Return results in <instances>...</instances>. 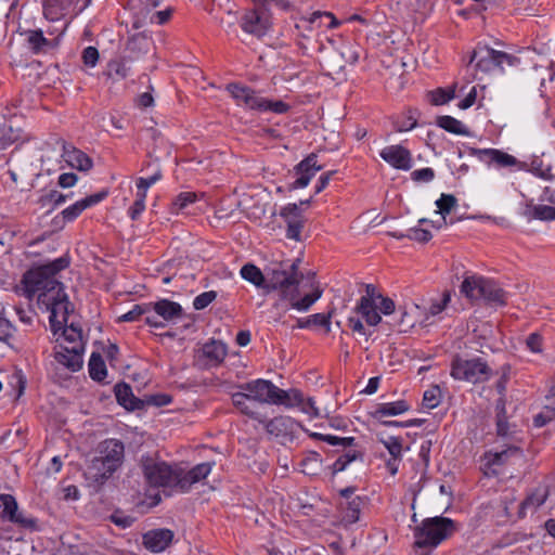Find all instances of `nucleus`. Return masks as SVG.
Listing matches in <instances>:
<instances>
[{"label": "nucleus", "instance_id": "ddd939ff", "mask_svg": "<svg viewBox=\"0 0 555 555\" xmlns=\"http://www.w3.org/2000/svg\"><path fill=\"white\" fill-rule=\"evenodd\" d=\"M470 154L487 165H495L498 168L516 167L522 168V163L515 156L496 149H472Z\"/></svg>", "mask_w": 555, "mask_h": 555}, {"label": "nucleus", "instance_id": "69168bd1", "mask_svg": "<svg viewBox=\"0 0 555 555\" xmlns=\"http://www.w3.org/2000/svg\"><path fill=\"white\" fill-rule=\"evenodd\" d=\"M412 180L416 182H430L435 178V171L431 168H422L411 173Z\"/></svg>", "mask_w": 555, "mask_h": 555}, {"label": "nucleus", "instance_id": "c9c22d12", "mask_svg": "<svg viewBox=\"0 0 555 555\" xmlns=\"http://www.w3.org/2000/svg\"><path fill=\"white\" fill-rule=\"evenodd\" d=\"M107 74L112 78L125 79L130 74V67L125 60H113L107 65Z\"/></svg>", "mask_w": 555, "mask_h": 555}, {"label": "nucleus", "instance_id": "864d4df0", "mask_svg": "<svg viewBox=\"0 0 555 555\" xmlns=\"http://www.w3.org/2000/svg\"><path fill=\"white\" fill-rule=\"evenodd\" d=\"M27 41L35 52H39L43 50L44 47L49 46V41L43 37L41 30L30 31Z\"/></svg>", "mask_w": 555, "mask_h": 555}, {"label": "nucleus", "instance_id": "393cba45", "mask_svg": "<svg viewBox=\"0 0 555 555\" xmlns=\"http://www.w3.org/2000/svg\"><path fill=\"white\" fill-rule=\"evenodd\" d=\"M115 396L117 402L127 410L134 411L142 409L143 406V401L135 398L132 393L131 387L125 383H120L115 386Z\"/></svg>", "mask_w": 555, "mask_h": 555}, {"label": "nucleus", "instance_id": "c85d7f7f", "mask_svg": "<svg viewBox=\"0 0 555 555\" xmlns=\"http://www.w3.org/2000/svg\"><path fill=\"white\" fill-rule=\"evenodd\" d=\"M363 501L359 496H354L346 503H341L343 520L347 525H352L360 519V513Z\"/></svg>", "mask_w": 555, "mask_h": 555}, {"label": "nucleus", "instance_id": "f3484780", "mask_svg": "<svg viewBox=\"0 0 555 555\" xmlns=\"http://www.w3.org/2000/svg\"><path fill=\"white\" fill-rule=\"evenodd\" d=\"M280 216L287 224L286 237L289 240L300 241L305 219L297 204H288L283 207L280 211Z\"/></svg>", "mask_w": 555, "mask_h": 555}, {"label": "nucleus", "instance_id": "58836bf2", "mask_svg": "<svg viewBox=\"0 0 555 555\" xmlns=\"http://www.w3.org/2000/svg\"><path fill=\"white\" fill-rule=\"evenodd\" d=\"M198 199V194L195 192H181L172 202V211L179 212L186 208L189 205Z\"/></svg>", "mask_w": 555, "mask_h": 555}, {"label": "nucleus", "instance_id": "a19ab883", "mask_svg": "<svg viewBox=\"0 0 555 555\" xmlns=\"http://www.w3.org/2000/svg\"><path fill=\"white\" fill-rule=\"evenodd\" d=\"M323 18L330 20L327 28H335L339 25V21L330 12H314L308 18H305L302 24L306 26L307 24L319 23L318 27H320Z\"/></svg>", "mask_w": 555, "mask_h": 555}, {"label": "nucleus", "instance_id": "2f4dec72", "mask_svg": "<svg viewBox=\"0 0 555 555\" xmlns=\"http://www.w3.org/2000/svg\"><path fill=\"white\" fill-rule=\"evenodd\" d=\"M241 276L257 287L264 289L266 276L259 268L253 263H246L241 269Z\"/></svg>", "mask_w": 555, "mask_h": 555}, {"label": "nucleus", "instance_id": "9b49d317", "mask_svg": "<svg viewBox=\"0 0 555 555\" xmlns=\"http://www.w3.org/2000/svg\"><path fill=\"white\" fill-rule=\"evenodd\" d=\"M227 346L211 339L196 350L195 361L201 369H210L220 365L227 357Z\"/></svg>", "mask_w": 555, "mask_h": 555}, {"label": "nucleus", "instance_id": "603ef678", "mask_svg": "<svg viewBox=\"0 0 555 555\" xmlns=\"http://www.w3.org/2000/svg\"><path fill=\"white\" fill-rule=\"evenodd\" d=\"M440 403V388L433 386L427 389L423 396V405L427 409H434Z\"/></svg>", "mask_w": 555, "mask_h": 555}, {"label": "nucleus", "instance_id": "13d9d810", "mask_svg": "<svg viewBox=\"0 0 555 555\" xmlns=\"http://www.w3.org/2000/svg\"><path fill=\"white\" fill-rule=\"evenodd\" d=\"M145 198L146 195L143 194V192L137 191L135 201L133 205L129 208V217L132 220H137L145 209Z\"/></svg>", "mask_w": 555, "mask_h": 555}, {"label": "nucleus", "instance_id": "20e7f679", "mask_svg": "<svg viewBox=\"0 0 555 555\" xmlns=\"http://www.w3.org/2000/svg\"><path fill=\"white\" fill-rule=\"evenodd\" d=\"M456 530L455 522L447 517L436 516L424 519L414 529V545L418 555H429L426 548H435Z\"/></svg>", "mask_w": 555, "mask_h": 555}, {"label": "nucleus", "instance_id": "37998d69", "mask_svg": "<svg viewBox=\"0 0 555 555\" xmlns=\"http://www.w3.org/2000/svg\"><path fill=\"white\" fill-rule=\"evenodd\" d=\"M162 177L163 175L160 168L158 166H155V169L150 177H141L137 180L138 192H143V194L146 195L149 188H151L153 184L159 181Z\"/></svg>", "mask_w": 555, "mask_h": 555}, {"label": "nucleus", "instance_id": "de8ad7c7", "mask_svg": "<svg viewBox=\"0 0 555 555\" xmlns=\"http://www.w3.org/2000/svg\"><path fill=\"white\" fill-rule=\"evenodd\" d=\"M314 438L327 442L331 446H341L344 448L351 447L354 443L353 437L340 438L333 435L313 434Z\"/></svg>", "mask_w": 555, "mask_h": 555}, {"label": "nucleus", "instance_id": "e2e57ef3", "mask_svg": "<svg viewBox=\"0 0 555 555\" xmlns=\"http://www.w3.org/2000/svg\"><path fill=\"white\" fill-rule=\"evenodd\" d=\"M81 57L85 65L94 67L99 61V51L96 48L89 46L83 49Z\"/></svg>", "mask_w": 555, "mask_h": 555}, {"label": "nucleus", "instance_id": "09e8293b", "mask_svg": "<svg viewBox=\"0 0 555 555\" xmlns=\"http://www.w3.org/2000/svg\"><path fill=\"white\" fill-rule=\"evenodd\" d=\"M531 171L545 180H552L554 178V175L552 172V166L551 165H544L543 162L539 158H535L531 162Z\"/></svg>", "mask_w": 555, "mask_h": 555}, {"label": "nucleus", "instance_id": "423d86ee", "mask_svg": "<svg viewBox=\"0 0 555 555\" xmlns=\"http://www.w3.org/2000/svg\"><path fill=\"white\" fill-rule=\"evenodd\" d=\"M253 401L268 404H282L284 405L285 399H292L296 401L299 399L297 392H287L276 387L272 382L267 379H256L245 383L240 386Z\"/></svg>", "mask_w": 555, "mask_h": 555}, {"label": "nucleus", "instance_id": "72a5a7b5", "mask_svg": "<svg viewBox=\"0 0 555 555\" xmlns=\"http://www.w3.org/2000/svg\"><path fill=\"white\" fill-rule=\"evenodd\" d=\"M61 336L64 338V341L67 343V347H75L77 349H85L82 341V334L79 327H76L74 324L69 326L62 327Z\"/></svg>", "mask_w": 555, "mask_h": 555}, {"label": "nucleus", "instance_id": "f257e3e1", "mask_svg": "<svg viewBox=\"0 0 555 555\" xmlns=\"http://www.w3.org/2000/svg\"><path fill=\"white\" fill-rule=\"evenodd\" d=\"M69 266L68 257H60L51 262L27 271L23 276L24 293L31 299L38 296V304L50 311V326L54 335L67 323L73 306L64 286L55 279L56 273Z\"/></svg>", "mask_w": 555, "mask_h": 555}, {"label": "nucleus", "instance_id": "aec40b11", "mask_svg": "<svg viewBox=\"0 0 555 555\" xmlns=\"http://www.w3.org/2000/svg\"><path fill=\"white\" fill-rule=\"evenodd\" d=\"M82 353L83 349L67 347L64 346V344H60L59 349L55 350L54 358L59 364L65 366L72 372H77L81 369L83 363Z\"/></svg>", "mask_w": 555, "mask_h": 555}, {"label": "nucleus", "instance_id": "3c124183", "mask_svg": "<svg viewBox=\"0 0 555 555\" xmlns=\"http://www.w3.org/2000/svg\"><path fill=\"white\" fill-rule=\"evenodd\" d=\"M532 217L534 219L544 221L555 220V207L547 205H535L532 207Z\"/></svg>", "mask_w": 555, "mask_h": 555}, {"label": "nucleus", "instance_id": "f8f14e48", "mask_svg": "<svg viewBox=\"0 0 555 555\" xmlns=\"http://www.w3.org/2000/svg\"><path fill=\"white\" fill-rule=\"evenodd\" d=\"M383 295L377 292L374 285L367 284L365 286V295L360 298L356 307V311L360 313L371 326H375L382 321L377 312V301Z\"/></svg>", "mask_w": 555, "mask_h": 555}, {"label": "nucleus", "instance_id": "bf43d9fd", "mask_svg": "<svg viewBox=\"0 0 555 555\" xmlns=\"http://www.w3.org/2000/svg\"><path fill=\"white\" fill-rule=\"evenodd\" d=\"M451 300V294L450 292L446 291L441 298L438 299V300H434L431 304H430V307H429V314L430 315H437L439 313H441L448 306V304L450 302Z\"/></svg>", "mask_w": 555, "mask_h": 555}, {"label": "nucleus", "instance_id": "bb28decb", "mask_svg": "<svg viewBox=\"0 0 555 555\" xmlns=\"http://www.w3.org/2000/svg\"><path fill=\"white\" fill-rule=\"evenodd\" d=\"M522 457L521 450L517 447H508L499 452H487L485 459L488 466H500L507 462L509 457Z\"/></svg>", "mask_w": 555, "mask_h": 555}, {"label": "nucleus", "instance_id": "052dcab7", "mask_svg": "<svg viewBox=\"0 0 555 555\" xmlns=\"http://www.w3.org/2000/svg\"><path fill=\"white\" fill-rule=\"evenodd\" d=\"M333 311H330L327 314L324 313H315L312 315H309V320L311 322V325H320L325 327L326 333L331 332V318H332Z\"/></svg>", "mask_w": 555, "mask_h": 555}, {"label": "nucleus", "instance_id": "79ce46f5", "mask_svg": "<svg viewBox=\"0 0 555 555\" xmlns=\"http://www.w3.org/2000/svg\"><path fill=\"white\" fill-rule=\"evenodd\" d=\"M256 5L259 7L263 12H270L272 10L287 11L291 8L289 0H254Z\"/></svg>", "mask_w": 555, "mask_h": 555}, {"label": "nucleus", "instance_id": "a878e982", "mask_svg": "<svg viewBox=\"0 0 555 555\" xmlns=\"http://www.w3.org/2000/svg\"><path fill=\"white\" fill-rule=\"evenodd\" d=\"M547 496V488L545 486H539L522 501L519 508V515L524 517L527 511H535L546 501Z\"/></svg>", "mask_w": 555, "mask_h": 555}, {"label": "nucleus", "instance_id": "7ed1b4c3", "mask_svg": "<svg viewBox=\"0 0 555 555\" xmlns=\"http://www.w3.org/2000/svg\"><path fill=\"white\" fill-rule=\"evenodd\" d=\"M125 454L124 443L117 439H107L99 448L96 455L86 468V477L95 482L103 483L122 464Z\"/></svg>", "mask_w": 555, "mask_h": 555}, {"label": "nucleus", "instance_id": "6ab92c4d", "mask_svg": "<svg viewBox=\"0 0 555 555\" xmlns=\"http://www.w3.org/2000/svg\"><path fill=\"white\" fill-rule=\"evenodd\" d=\"M214 463L205 462L196 465L190 470L179 467V491L186 492L194 483L205 479L211 472Z\"/></svg>", "mask_w": 555, "mask_h": 555}, {"label": "nucleus", "instance_id": "8fccbe9b", "mask_svg": "<svg viewBox=\"0 0 555 555\" xmlns=\"http://www.w3.org/2000/svg\"><path fill=\"white\" fill-rule=\"evenodd\" d=\"M288 108L289 105L281 100L271 101L263 98V104L259 108V112H272L275 114H284L288 111Z\"/></svg>", "mask_w": 555, "mask_h": 555}, {"label": "nucleus", "instance_id": "680f3d73", "mask_svg": "<svg viewBox=\"0 0 555 555\" xmlns=\"http://www.w3.org/2000/svg\"><path fill=\"white\" fill-rule=\"evenodd\" d=\"M408 238L421 243H426L431 238V233L427 229L411 228L406 231Z\"/></svg>", "mask_w": 555, "mask_h": 555}, {"label": "nucleus", "instance_id": "c756f323", "mask_svg": "<svg viewBox=\"0 0 555 555\" xmlns=\"http://www.w3.org/2000/svg\"><path fill=\"white\" fill-rule=\"evenodd\" d=\"M21 129L13 127L10 122L0 120V152L18 141Z\"/></svg>", "mask_w": 555, "mask_h": 555}, {"label": "nucleus", "instance_id": "338daca9", "mask_svg": "<svg viewBox=\"0 0 555 555\" xmlns=\"http://www.w3.org/2000/svg\"><path fill=\"white\" fill-rule=\"evenodd\" d=\"M4 308L0 301V340H7L12 335L11 323L3 318Z\"/></svg>", "mask_w": 555, "mask_h": 555}, {"label": "nucleus", "instance_id": "49530a36", "mask_svg": "<svg viewBox=\"0 0 555 555\" xmlns=\"http://www.w3.org/2000/svg\"><path fill=\"white\" fill-rule=\"evenodd\" d=\"M151 312V305H135L131 310H129L127 313L119 317V321L121 322H133L139 320V318L143 314L149 315Z\"/></svg>", "mask_w": 555, "mask_h": 555}, {"label": "nucleus", "instance_id": "4be33fe9", "mask_svg": "<svg viewBox=\"0 0 555 555\" xmlns=\"http://www.w3.org/2000/svg\"><path fill=\"white\" fill-rule=\"evenodd\" d=\"M62 158L72 168L79 171H89L92 166V159L82 151L70 144L63 145Z\"/></svg>", "mask_w": 555, "mask_h": 555}, {"label": "nucleus", "instance_id": "0e129e2a", "mask_svg": "<svg viewBox=\"0 0 555 555\" xmlns=\"http://www.w3.org/2000/svg\"><path fill=\"white\" fill-rule=\"evenodd\" d=\"M526 345H527V348L534 353L542 352V350H543L542 336L539 333H531L526 339Z\"/></svg>", "mask_w": 555, "mask_h": 555}, {"label": "nucleus", "instance_id": "6e6552de", "mask_svg": "<svg viewBox=\"0 0 555 555\" xmlns=\"http://www.w3.org/2000/svg\"><path fill=\"white\" fill-rule=\"evenodd\" d=\"M142 468L145 479L151 486L179 490V466H171L165 462H156L146 457L142 460Z\"/></svg>", "mask_w": 555, "mask_h": 555}, {"label": "nucleus", "instance_id": "c03bdc74", "mask_svg": "<svg viewBox=\"0 0 555 555\" xmlns=\"http://www.w3.org/2000/svg\"><path fill=\"white\" fill-rule=\"evenodd\" d=\"M438 212L442 215V219L446 222V215L449 214L456 205V198L451 194H442L439 199L436 201Z\"/></svg>", "mask_w": 555, "mask_h": 555}, {"label": "nucleus", "instance_id": "e433bc0d", "mask_svg": "<svg viewBox=\"0 0 555 555\" xmlns=\"http://www.w3.org/2000/svg\"><path fill=\"white\" fill-rule=\"evenodd\" d=\"M0 507L3 508L2 518L9 519L10 521L18 513V506L16 503V500L11 494H1L0 495Z\"/></svg>", "mask_w": 555, "mask_h": 555}, {"label": "nucleus", "instance_id": "0eeeda50", "mask_svg": "<svg viewBox=\"0 0 555 555\" xmlns=\"http://www.w3.org/2000/svg\"><path fill=\"white\" fill-rule=\"evenodd\" d=\"M492 374V369L481 358L455 357L451 363V376L457 380L472 384L485 383L491 378Z\"/></svg>", "mask_w": 555, "mask_h": 555}, {"label": "nucleus", "instance_id": "ea45409f", "mask_svg": "<svg viewBox=\"0 0 555 555\" xmlns=\"http://www.w3.org/2000/svg\"><path fill=\"white\" fill-rule=\"evenodd\" d=\"M391 457L402 459V440L399 437L388 436L379 438Z\"/></svg>", "mask_w": 555, "mask_h": 555}, {"label": "nucleus", "instance_id": "dca6fc26", "mask_svg": "<svg viewBox=\"0 0 555 555\" xmlns=\"http://www.w3.org/2000/svg\"><path fill=\"white\" fill-rule=\"evenodd\" d=\"M227 90L231 96L236 101L237 105L245 106L250 109H257L263 104V98L249 87L238 83H229Z\"/></svg>", "mask_w": 555, "mask_h": 555}, {"label": "nucleus", "instance_id": "6e6d98bb", "mask_svg": "<svg viewBox=\"0 0 555 555\" xmlns=\"http://www.w3.org/2000/svg\"><path fill=\"white\" fill-rule=\"evenodd\" d=\"M359 456V453L356 451H349L344 455H340L332 465V469L334 474L340 473L345 470L348 464L354 461Z\"/></svg>", "mask_w": 555, "mask_h": 555}, {"label": "nucleus", "instance_id": "412c9836", "mask_svg": "<svg viewBox=\"0 0 555 555\" xmlns=\"http://www.w3.org/2000/svg\"><path fill=\"white\" fill-rule=\"evenodd\" d=\"M172 539L173 532L170 529H155L143 534V544L149 551L159 553L169 546Z\"/></svg>", "mask_w": 555, "mask_h": 555}, {"label": "nucleus", "instance_id": "a18cd8bd", "mask_svg": "<svg viewBox=\"0 0 555 555\" xmlns=\"http://www.w3.org/2000/svg\"><path fill=\"white\" fill-rule=\"evenodd\" d=\"M428 95L430 96V102L434 105H442L455 96V90L454 88H451L450 90L446 91L444 89L439 88L429 92Z\"/></svg>", "mask_w": 555, "mask_h": 555}, {"label": "nucleus", "instance_id": "a211bd4d", "mask_svg": "<svg viewBox=\"0 0 555 555\" xmlns=\"http://www.w3.org/2000/svg\"><path fill=\"white\" fill-rule=\"evenodd\" d=\"M380 157L391 167L400 170H409L412 167V156L409 150L402 145H389L379 153Z\"/></svg>", "mask_w": 555, "mask_h": 555}, {"label": "nucleus", "instance_id": "39448f33", "mask_svg": "<svg viewBox=\"0 0 555 555\" xmlns=\"http://www.w3.org/2000/svg\"><path fill=\"white\" fill-rule=\"evenodd\" d=\"M461 293L472 300L483 299L491 305H505V292L492 280L482 276H467L461 286Z\"/></svg>", "mask_w": 555, "mask_h": 555}, {"label": "nucleus", "instance_id": "b1692460", "mask_svg": "<svg viewBox=\"0 0 555 555\" xmlns=\"http://www.w3.org/2000/svg\"><path fill=\"white\" fill-rule=\"evenodd\" d=\"M555 420V385L551 387L544 398L542 411L533 418L535 427H542Z\"/></svg>", "mask_w": 555, "mask_h": 555}, {"label": "nucleus", "instance_id": "774afa93", "mask_svg": "<svg viewBox=\"0 0 555 555\" xmlns=\"http://www.w3.org/2000/svg\"><path fill=\"white\" fill-rule=\"evenodd\" d=\"M395 309L396 305L391 298L382 296V298L378 299L377 310H379L385 315L393 313Z\"/></svg>", "mask_w": 555, "mask_h": 555}, {"label": "nucleus", "instance_id": "5fc2aeb1", "mask_svg": "<svg viewBox=\"0 0 555 555\" xmlns=\"http://www.w3.org/2000/svg\"><path fill=\"white\" fill-rule=\"evenodd\" d=\"M171 14H172L171 8H167L166 10L156 11V12H151L150 10H146V12L143 15V18L144 20L149 18L151 23L163 25L171 17Z\"/></svg>", "mask_w": 555, "mask_h": 555}, {"label": "nucleus", "instance_id": "4c0bfd02", "mask_svg": "<svg viewBox=\"0 0 555 555\" xmlns=\"http://www.w3.org/2000/svg\"><path fill=\"white\" fill-rule=\"evenodd\" d=\"M247 393L243 390L241 392H235L232 395V402L233 404L244 414L256 417V412L250 406L251 399L249 396H246Z\"/></svg>", "mask_w": 555, "mask_h": 555}, {"label": "nucleus", "instance_id": "5701e85b", "mask_svg": "<svg viewBox=\"0 0 555 555\" xmlns=\"http://www.w3.org/2000/svg\"><path fill=\"white\" fill-rule=\"evenodd\" d=\"M107 195L106 192H99L82 198L62 211L65 221L75 220L85 209L100 203Z\"/></svg>", "mask_w": 555, "mask_h": 555}, {"label": "nucleus", "instance_id": "1a4fd4ad", "mask_svg": "<svg viewBox=\"0 0 555 555\" xmlns=\"http://www.w3.org/2000/svg\"><path fill=\"white\" fill-rule=\"evenodd\" d=\"M469 63H475L476 69L490 73L495 68L504 69V65L517 66L519 59L488 46H478L470 56Z\"/></svg>", "mask_w": 555, "mask_h": 555}, {"label": "nucleus", "instance_id": "cd10ccee", "mask_svg": "<svg viewBox=\"0 0 555 555\" xmlns=\"http://www.w3.org/2000/svg\"><path fill=\"white\" fill-rule=\"evenodd\" d=\"M287 392H297L299 395V399L296 401H293L291 398L285 399L284 406L286 408H294L298 406L300 408L301 412L310 415L311 417H318L320 415L319 409L315 406V402L312 398L305 399L301 391L298 389H291L287 390Z\"/></svg>", "mask_w": 555, "mask_h": 555}, {"label": "nucleus", "instance_id": "2eb2a0df", "mask_svg": "<svg viewBox=\"0 0 555 555\" xmlns=\"http://www.w3.org/2000/svg\"><path fill=\"white\" fill-rule=\"evenodd\" d=\"M241 26L244 31L261 37L267 34L271 23L269 16L258 7L245 13Z\"/></svg>", "mask_w": 555, "mask_h": 555}, {"label": "nucleus", "instance_id": "4d7b16f0", "mask_svg": "<svg viewBox=\"0 0 555 555\" xmlns=\"http://www.w3.org/2000/svg\"><path fill=\"white\" fill-rule=\"evenodd\" d=\"M217 298L215 291H208L199 294L193 300V307L195 310H203L208 307Z\"/></svg>", "mask_w": 555, "mask_h": 555}, {"label": "nucleus", "instance_id": "4468645a", "mask_svg": "<svg viewBox=\"0 0 555 555\" xmlns=\"http://www.w3.org/2000/svg\"><path fill=\"white\" fill-rule=\"evenodd\" d=\"M322 169L321 165H318V157L315 154L308 155L298 165L295 166L296 179L288 186L289 190L304 189L306 188L311 179Z\"/></svg>", "mask_w": 555, "mask_h": 555}, {"label": "nucleus", "instance_id": "f03ea898", "mask_svg": "<svg viewBox=\"0 0 555 555\" xmlns=\"http://www.w3.org/2000/svg\"><path fill=\"white\" fill-rule=\"evenodd\" d=\"M298 262H280L267 268L264 291L270 293L279 289L281 298L288 301L292 309L305 312L321 298L323 291L315 286L302 295L304 275L298 271Z\"/></svg>", "mask_w": 555, "mask_h": 555}, {"label": "nucleus", "instance_id": "7c9ffc66", "mask_svg": "<svg viewBox=\"0 0 555 555\" xmlns=\"http://www.w3.org/2000/svg\"><path fill=\"white\" fill-rule=\"evenodd\" d=\"M408 410L409 404L403 400H399L395 402L379 404L374 415L375 417L396 416L406 412Z\"/></svg>", "mask_w": 555, "mask_h": 555}, {"label": "nucleus", "instance_id": "9d476101", "mask_svg": "<svg viewBox=\"0 0 555 555\" xmlns=\"http://www.w3.org/2000/svg\"><path fill=\"white\" fill-rule=\"evenodd\" d=\"M151 305V312L145 317V323L156 327H165L167 322H173L182 317V307L168 299L158 300Z\"/></svg>", "mask_w": 555, "mask_h": 555}, {"label": "nucleus", "instance_id": "473e14b6", "mask_svg": "<svg viewBox=\"0 0 555 555\" xmlns=\"http://www.w3.org/2000/svg\"><path fill=\"white\" fill-rule=\"evenodd\" d=\"M89 374L93 380L101 382L106 377L107 371L100 353L93 352L89 360Z\"/></svg>", "mask_w": 555, "mask_h": 555}, {"label": "nucleus", "instance_id": "f704fd0d", "mask_svg": "<svg viewBox=\"0 0 555 555\" xmlns=\"http://www.w3.org/2000/svg\"><path fill=\"white\" fill-rule=\"evenodd\" d=\"M437 125L440 128L447 130L448 132L454 134H467L465 126L460 120L452 116H439L437 118Z\"/></svg>", "mask_w": 555, "mask_h": 555}]
</instances>
